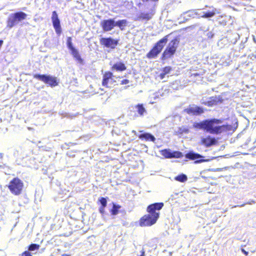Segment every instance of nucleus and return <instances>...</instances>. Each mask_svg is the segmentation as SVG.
Returning a JSON list of instances; mask_svg holds the SVG:
<instances>
[{
  "label": "nucleus",
  "instance_id": "1",
  "mask_svg": "<svg viewBox=\"0 0 256 256\" xmlns=\"http://www.w3.org/2000/svg\"><path fill=\"white\" fill-rule=\"evenodd\" d=\"M222 120L218 118L207 119L199 122H194V128L200 130H203L212 134H218L221 133L232 130V126L230 124H221Z\"/></svg>",
  "mask_w": 256,
  "mask_h": 256
},
{
  "label": "nucleus",
  "instance_id": "2",
  "mask_svg": "<svg viewBox=\"0 0 256 256\" xmlns=\"http://www.w3.org/2000/svg\"><path fill=\"white\" fill-rule=\"evenodd\" d=\"M163 206L162 202H156L149 205L147 208V211L149 214L144 215L140 219V226H148L154 224L160 216V213L156 210H160Z\"/></svg>",
  "mask_w": 256,
  "mask_h": 256
},
{
  "label": "nucleus",
  "instance_id": "3",
  "mask_svg": "<svg viewBox=\"0 0 256 256\" xmlns=\"http://www.w3.org/2000/svg\"><path fill=\"white\" fill-rule=\"evenodd\" d=\"M169 35H166L158 40L152 48L147 54L146 57L148 58H154L162 52L164 47L168 41Z\"/></svg>",
  "mask_w": 256,
  "mask_h": 256
},
{
  "label": "nucleus",
  "instance_id": "4",
  "mask_svg": "<svg viewBox=\"0 0 256 256\" xmlns=\"http://www.w3.org/2000/svg\"><path fill=\"white\" fill-rule=\"evenodd\" d=\"M27 14L22 12H18L14 14H10L7 21V26L12 28L20 22L26 18Z\"/></svg>",
  "mask_w": 256,
  "mask_h": 256
},
{
  "label": "nucleus",
  "instance_id": "5",
  "mask_svg": "<svg viewBox=\"0 0 256 256\" xmlns=\"http://www.w3.org/2000/svg\"><path fill=\"white\" fill-rule=\"evenodd\" d=\"M179 42L176 38L171 40L162 56V59L164 60L171 57L175 53Z\"/></svg>",
  "mask_w": 256,
  "mask_h": 256
},
{
  "label": "nucleus",
  "instance_id": "6",
  "mask_svg": "<svg viewBox=\"0 0 256 256\" xmlns=\"http://www.w3.org/2000/svg\"><path fill=\"white\" fill-rule=\"evenodd\" d=\"M23 186L22 181L18 178H16L10 182L8 188L12 194L18 196L21 194Z\"/></svg>",
  "mask_w": 256,
  "mask_h": 256
},
{
  "label": "nucleus",
  "instance_id": "7",
  "mask_svg": "<svg viewBox=\"0 0 256 256\" xmlns=\"http://www.w3.org/2000/svg\"><path fill=\"white\" fill-rule=\"evenodd\" d=\"M34 78L44 82L52 87L55 86L58 84L56 78L50 75L35 74L34 75Z\"/></svg>",
  "mask_w": 256,
  "mask_h": 256
},
{
  "label": "nucleus",
  "instance_id": "8",
  "mask_svg": "<svg viewBox=\"0 0 256 256\" xmlns=\"http://www.w3.org/2000/svg\"><path fill=\"white\" fill-rule=\"evenodd\" d=\"M185 158L190 160H194V164H198L204 162H208L210 159L204 158V156L193 150H190L185 154Z\"/></svg>",
  "mask_w": 256,
  "mask_h": 256
},
{
  "label": "nucleus",
  "instance_id": "9",
  "mask_svg": "<svg viewBox=\"0 0 256 256\" xmlns=\"http://www.w3.org/2000/svg\"><path fill=\"white\" fill-rule=\"evenodd\" d=\"M100 44L105 47L114 49L118 44V40L111 37L102 38L100 39Z\"/></svg>",
  "mask_w": 256,
  "mask_h": 256
},
{
  "label": "nucleus",
  "instance_id": "10",
  "mask_svg": "<svg viewBox=\"0 0 256 256\" xmlns=\"http://www.w3.org/2000/svg\"><path fill=\"white\" fill-rule=\"evenodd\" d=\"M52 21L56 34L60 35L62 33V28L60 20L56 11H54L52 12Z\"/></svg>",
  "mask_w": 256,
  "mask_h": 256
},
{
  "label": "nucleus",
  "instance_id": "11",
  "mask_svg": "<svg viewBox=\"0 0 256 256\" xmlns=\"http://www.w3.org/2000/svg\"><path fill=\"white\" fill-rule=\"evenodd\" d=\"M161 154L166 158H180L182 154L180 151H172L170 149H164L161 150Z\"/></svg>",
  "mask_w": 256,
  "mask_h": 256
},
{
  "label": "nucleus",
  "instance_id": "12",
  "mask_svg": "<svg viewBox=\"0 0 256 256\" xmlns=\"http://www.w3.org/2000/svg\"><path fill=\"white\" fill-rule=\"evenodd\" d=\"M185 112L190 115L199 116L204 113V110L202 107L195 104H192L190 105L187 108L185 109Z\"/></svg>",
  "mask_w": 256,
  "mask_h": 256
},
{
  "label": "nucleus",
  "instance_id": "13",
  "mask_svg": "<svg viewBox=\"0 0 256 256\" xmlns=\"http://www.w3.org/2000/svg\"><path fill=\"white\" fill-rule=\"evenodd\" d=\"M100 26L104 32L112 30L115 27L114 18H109L101 21Z\"/></svg>",
  "mask_w": 256,
  "mask_h": 256
},
{
  "label": "nucleus",
  "instance_id": "14",
  "mask_svg": "<svg viewBox=\"0 0 256 256\" xmlns=\"http://www.w3.org/2000/svg\"><path fill=\"white\" fill-rule=\"evenodd\" d=\"M200 9L190 10L185 12H184L181 15L180 18H183L184 20L187 21L190 18H194L196 16H200L198 11Z\"/></svg>",
  "mask_w": 256,
  "mask_h": 256
},
{
  "label": "nucleus",
  "instance_id": "15",
  "mask_svg": "<svg viewBox=\"0 0 256 256\" xmlns=\"http://www.w3.org/2000/svg\"><path fill=\"white\" fill-rule=\"evenodd\" d=\"M206 7L212 8V10L208 12H203V14L199 16L198 18H209L213 17L216 14H220V10L214 8L213 6L206 5Z\"/></svg>",
  "mask_w": 256,
  "mask_h": 256
},
{
  "label": "nucleus",
  "instance_id": "16",
  "mask_svg": "<svg viewBox=\"0 0 256 256\" xmlns=\"http://www.w3.org/2000/svg\"><path fill=\"white\" fill-rule=\"evenodd\" d=\"M201 142L202 144L206 147H210L215 145L218 142L214 138H212L210 136H208L206 138H202L201 139Z\"/></svg>",
  "mask_w": 256,
  "mask_h": 256
},
{
  "label": "nucleus",
  "instance_id": "17",
  "mask_svg": "<svg viewBox=\"0 0 256 256\" xmlns=\"http://www.w3.org/2000/svg\"><path fill=\"white\" fill-rule=\"evenodd\" d=\"M154 14V12L152 10L150 12H141L137 18V20H148L152 18V16Z\"/></svg>",
  "mask_w": 256,
  "mask_h": 256
},
{
  "label": "nucleus",
  "instance_id": "18",
  "mask_svg": "<svg viewBox=\"0 0 256 256\" xmlns=\"http://www.w3.org/2000/svg\"><path fill=\"white\" fill-rule=\"evenodd\" d=\"M113 76V74L112 72H106L103 76V78L102 81V84L104 86H106L109 88L108 86V81L110 80H112V76Z\"/></svg>",
  "mask_w": 256,
  "mask_h": 256
},
{
  "label": "nucleus",
  "instance_id": "19",
  "mask_svg": "<svg viewBox=\"0 0 256 256\" xmlns=\"http://www.w3.org/2000/svg\"><path fill=\"white\" fill-rule=\"evenodd\" d=\"M126 69L124 64L122 62H118L115 63L112 67V70L119 72H122Z\"/></svg>",
  "mask_w": 256,
  "mask_h": 256
},
{
  "label": "nucleus",
  "instance_id": "20",
  "mask_svg": "<svg viewBox=\"0 0 256 256\" xmlns=\"http://www.w3.org/2000/svg\"><path fill=\"white\" fill-rule=\"evenodd\" d=\"M255 236L256 238L247 241L248 245L251 246L248 250L253 253L256 251V236Z\"/></svg>",
  "mask_w": 256,
  "mask_h": 256
},
{
  "label": "nucleus",
  "instance_id": "21",
  "mask_svg": "<svg viewBox=\"0 0 256 256\" xmlns=\"http://www.w3.org/2000/svg\"><path fill=\"white\" fill-rule=\"evenodd\" d=\"M139 138L140 139H144L148 141L154 142L156 140V138L152 134L147 132L140 134Z\"/></svg>",
  "mask_w": 256,
  "mask_h": 256
},
{
  "label": "nucleus",
  "instance_id": "22",
  "mask_svg": "<svg viewBox=\"0 0 256 256\" xmlns=\"http://www.w3.org/2000/svg\"><path fill=\"white\" fill-rule=\"evenodd\" d=\"M71 54L73 57L80 64L82 63L83 60L79 54L78 51L76 48L70 50Z\"/></svg>",
  "mask_w": 256,
  "mask_h": 256
},
{
  "label": "nucleus",
  "instance_id": "23",
  "mask_svg": "<svg viewBox=\"0 0 256 256\" xmlns=\"http://www.w3.org/2000/svg\"><path fill=\"white\" fill-rule=\"evenodd\" d=\"M114 23L115 26L118 27L120 30H124V27L127 26L128 22L126 20H121L118 21L114 20Z\"/></svg>",
  "mask_w": 256,
  "mask_h": 256
},
{
  "label": "nucleus",
  "instance_id": "24",
  "mask_svg": "<svg viewBox=\"0 0 256 256\" xmlns=\"http://www.w3.org/2000/svg\"><path fill=\"white\" fill-rule=\"evenodd\" d=\"M172 68L170 66H168L164 68L162 70V72L160 73L159 75V77L160 80H163L166 75L170 73Z\"/></svg>",
  "mask_w": 256,
  "mask_h": 256
},
{
  "label": "nucleus",
  "instance_id": "25",
  "mask_svg": "<svg viewBox=\"0 0 256 256\" xmlns=\"http://www.w3.org/2000/svg\"><path fill=\"white\" fill-rule=\"evenodd\" d=\"M216 21H217L220 24L225 26L227 22L226 16L225 14L218 16L216 18Z\"/></svg>",
  "mask_w": 256,
  "mask_h": 256
},
{
  "label": "nucleus",
  "instance_id": "26",
  "mask_svg": "<svg viewBox=\"0 0 256 256\" xmlns=\"http://www.w3.org/2000/svg\"><path fill=\"white\" fill-rule=\"evenodd\" d=\"M136 108L138 114L140 116H143L145 113L146 112V108H144L142 104H138L136 106Z\"/></svg>",
  "mask_w": 256,
  "mask_h": 256
},
{
  "label": "nucleus",
  "instance_id": "27",
  "mask_svg": "<svg viewBox=\"0 0 256 256\" xmlns=\"http://www.w3.org/2000/svg\"><path fill=\"white\" fill-rule=\"evenodd\" d=\"M120 207V205L112 202V208L110 210L111 214L113 216L116 215L118 213L119 209Z\"/></svg>",
  "mask_w": 256,
  "mask_h": 256
},
{
  "label": "nucleus",
  "instance_id": "28",
  "mask_svg": "<svg viewBox=\"0 0 256 256\" xmlns=\"http://www.w3.org/2000/svg\"><path fill=\"white\" fill-rule=\"evenodd\" d=\"M174 180L176 181L184 182L187 180L188 177L186 174H182L174 177Z\"/></svg>",
  "mask_w": 256,
  "mask_h": 256
},
{
  "label": "nucleus",
  "instance_id": "29",
  "mask_svg": "<svg viewBox=\"0 0 256 256\" xmlns=\"http://www.w3.org/2000/svg\"><path fill=\"white\" fill-rule=\"evenodd\" d=\"M169 90L166 88H162V89L160 90L157 93V96H165L168 95V94Z\"/></svg>",
  "mask_w": 256,
  "mask_h": 256
},
{
  "label": "nucleus",
  "instance_id": "30",
  "mask_svg": "<svg viewBox=\"0 0 256 256\" xmlns=\"http://www.w3.org/2000/svg\"><path fill=\"white\" fill-rule=\"evenodd\" d=\"M217 98L216 97L212 96L208 98V106H212L214 105H215L217 102Z\"/></svg>",
  "mask_w": 256,
  "mask_h": 256
},
{
  "label": "nucleus",
  "instance_id": "31",
  "mask_svg": "<svg viewBox=\"0 0 256 256\" xmlns=\"http://www.w3.org/2000/svg\"><path fill=\"white\" fill-rule=\"evenodd\" d=\"M66 46L70 50L75 48L73 46L72 42V38L70 36L68 37L66 40Z\"/></svg>",
  "mask_w": 256,
  "mask_h": 256
},
{
  "label": "nucleus",
  "instance_id": "32",
  "mask_svg": "<svg viewBox=\"0 0 256 256\" xmlns=\"http://www.w3.org/2000/svg\"><path fill=\"white\" fill-rule=\"evenodd\" d=\"M98 202H100V206H106L107 198L101 197L98 199Z\"/></svg>",
  "mask_w": 256,
  "mask_h": 256
},
{
  "label": "nucleus",
  "instance_id": "33",
  "mask_svg": "<svg viewBox=\"0 0 256 256\" xmlns=\"http://www.w3.org/2000/svg\"><path fill=\"white\" fill-rule=\"evenodd\" d=\"M40 245L36 244H32L28 246V251L32 252L38 250Z\"/></svg>",
  "mask_w": 256,
  "mask_h": 256
},
{
  "label": "nucleus",
  "instance_id": "34",
  "mask_svg": "<svg viewBox=\"0 0 256 256\" xmlns=\"http://www.w3.org/2000/svg\"><path fill=\"white\" fill-rule=\"evenodd\" d=\"M248 40V37H244V38H242V39L241 40V42L239 46V50H240L242 49H244L245 47V44L246 42Z\"/></svg>",
  "mask_w": 256,
  "mask_h": 256
},
{
  "label": "nucleus",
  "instance_id": "35",
  "mask_svg": "<svg viewBox=\"0 0 256 256\" xmlns=\"http://www.w3.org/2000/svg\"><path fill=\"white\" fill-rule=\"evenodd\" d=\"M189 132V130L184 126L180 128L178 131V132L180 134H188Z\"/></svg>",
  "mask_w": 256,
  "mask_h": 256
},
{
  "label": "nucleus",
  "instance_id": "36",
  "mask_svg": "<svg viewBox=\"0 0 256 256\" xmlns=\"http://www.w3.org/2000/svg\"><path fill=\"white\" fill-rule=\"evenodd\" d=\"M232 37L234 38L230 40V42L233 44H235L238 41V40L240 38V35L236 33L234 34H232Z\"/></svg>",
  "mask_w": 256,
  "mask_h": 256
},
{
  "label": "nucleus",
  "instance_id": "37",
  "mask_svg": "<svg viewBox=\"0 0 256 256\" xmlns=\"http://www.w3.org/2000/svg\"><path fill=\"white\" fill-rule=\"evenodd\" d=\"M208 98H202L200 100V102L202 104H203L208 106Z\"/></svg>",
  "mask_w": 256,
  "mask_h": 256
},
{
  "label": "nucleus",
  "instance_id": "38",
  "mask_svg": "<svg viewBox=\"0 0 256 256\" xmlns=\"http://www.w3.org/2000/svg\"><path fill=\"white\" fill-rule=\"evenodd\" d=\"M105 206H100L98 208L99 212L101 214L102 217H104L105 212Z\"/></svg>",
  "mask_w": 256,
  "mask_h": 256
},
{
  "label": "nucleus",
  "instance_id": "39",
  "mask_svg": "<svg viewBox=\"0 0 256 256\" xmlns=\"http://www.w3.org/2000/svg\"><path fill=\"white\" fill-rule=\"evenodd\" d=\"M22 256H32L29 251H25L22 254Z\"/></svg>",
  "mask_w": 256,
  "mask_h": 256
},
{
  "label": "nucleus",
  "instance_id": "40",
  "mask_svg": "<svg viewBox=\"0 0 256 256\" xmlns=\"http://www.w3.org/2000/svg\"><path fill=\"white\" fill-rule=\"evenodd\" d=\"M214 36V34L212 32H209L206 34V36L208 38H212Z\"/></svg>",
  "mask_w": 256,
  "mask_h": 256
},
{
  "label": "nucleus",
  "instance_id": "41",
  "mask_svg": "<svg viewBox=\"0 0 256 256\" xmlns=\"http://www.w3.org/2000/svg\"><path fill=\"white\" fill-rule=\"evenodd\" d=\"M130 82V81L128 80L124 79L121 81L120 84H126Z\"/></svg>",
  "mask_w": 256,
  "mask_h": 256
},
{
  "label": "nucleus",
  "instance_id": "42",
  "mask_svg": "<svg viewBox=\"0 0 256 256\" xmlns=\"http://www.w3.org/2000/svg\"><path fill=\"white\" fill-rule=\"evenodd\" d=\"M241 251L242 252H243L246 256H247L248 254V252L246 251L243 248H241Z\"/></svg>",
  "mask_w": 256,
  "mask_h": 256
},
{
  "label": "nucleus",
  "instance_id": "43",
  "mask_svg": "<svg viewBox=\"0 0 256 256\" xmlns=\"http://www.w3.org/2000/svg\"><path fill=\"white\" fill-rule=\"evenodd\" d=\"M63 116L64 117H68V118H72L74 116H72L70 114H64L63 115Z\"/></svg>",
  "mask_w": 256,
  "mask_h": 256
},
{
  "label": "nucleus",
  "instance_id": "44",
  "mask_svg": "<svg viewBox=\"0 0 256 256\" xmlns=\"http://www.w3.org/2000/svg\"><path fill=\"white\" fill-rule=\"evenodd\" d=\"M248 244L247 242H246V240H244V243L240 245L241 248L245 247Z\"/></svg>",
  "mask_w": 256,
  "mask_h": 256
},
{
  "label": "nucleus",
  "instance_id": "45",
  "mask_svg": "<svg viewBox=\"0 0 256 256\" xmlns=\"http://www.w3.org/2000/svg\"><path fill=\"white\" fill-rule=\"evenodd\" d=\"M140 256H145V252L144 249L141 250V254Z\"/></svg>",
  "mask_w": 256,
  "mask_h": 256
},
{
  "label": "nucleus",
  "instance_id": "46",
  "mask_svg": "<svg viewBox=\"0 0 256 256\" xmlns=\"http://www.w3.org/2000/svg\"><path fill=\"white\" fill-rule=\"evenodd\" d=\"M222 168H216V172H220V171H222Z\"/></svg>",
  "mask_w": 256,
  "mask_h": 256
},
{
  "label": "nucleus",
  "instance_id": "47",
  "mask_svg": "<svg viewBox=\"0 0 256 256\" xmlns=\"http://www.w3.org/2000/svg\"><path fill=\"white\" fill-rule=\"evenodd\" d=\"M246 204H242L241 205H240V206H235L234 207L236 208V206H240V207H242V206H245Z\"/></svg>",
  "mask_w": 256,
  "mask_h": 256
},
{
  "label": "nucleus",
  "instance_id": "48",
  "mask_svg": "<svg viewBox=\"0 0 256 256\" xmlns=\"http://www.w3.org/2000/svg\"><path fill=\"white\" fill-rule=\"evenodd\" d=\"M254 201L252 200L250 202H248L246 204H252V203H254Z\"/></svg>",
  "mask_w": 256,
  "mask_h": 256
},
{
  "label": "nucleus",
  "instance_id": "49",
  "mask_svg": "<svg viewBox=\"0 0 256 256\" xmlns=\"http://www.w3.org/2000/svg\"><path fill=\"white\" fill-rule=\"evenodd\" d=\"M215 168H212L210 170L212 172H216V170H214Z\"/></svg>",
  "mask_w": 256,
  "mask_h": 256
},
{
  "label": "nucleus",
  "instance_id": "50",
  "mask_svg": "<svg viewBox=\"0 0 256 256\" xmlns=\"http://www.w3.org/2000/svg\"><path fill=\"white\" fill-rule=\"evenodd\" d=\"M3 156V154L2 153H0V158H2Z\"/></svg>",
  "mask_w": 256,
  "mask_h": 256
},
{
  "label": "nucleus",
  "instance_id": "51",
  "mask_svg": "<svg viewBox=\"0 0 256 256\" xmlns=\"http://www.w3.org/2000/svg\"><path fill=\"white\" fill-rule=\"evenodd\" d=\"M142 0V2H144L148 1V0Z\"/></svg>",
  "mask_w": 256,
  "mask_h": 256
},
{
  "label": "nucleus",
  "instance_id": "52",
  "mask_svg": "<svg viewBox=\"0 0 256 256\" xmlns=\"http://www.w3.org/2000/svg\"><path fill=\"white\" fill-rule=\"evenodd\" d=\"M62 256H68L66 255V254H64V255H62Z\"/></svg>",
  "mask_w": 256,
  "mask_h": 256
},
{
  "label": "nucleus",
  "instance_id": "53",
  "mask_svg": "<svg viewBox=\"0 0 256 256\" xmlns=\"http://www.w3.org/2000/svg\"><path fill=\"white\" fill-rule=\"evenodd\" d=\"M62 256H68L66 255V254H64V255H62Z\"/></svg>",
  "mask_w": 256,
  "mask_h": 256
},
{
  "label": "nucleus",
  "instance_id": "54",
  "mask_svg": "<svg viewBox=\"0 0 256 256\" xmlns=\"http://www.w3.org/2000/svg\"><path fill=\"white\" fill-rule=\"evenodd\" d=\"M132 132H134V133H135V132H135L134 130H133V131H132Z\"/></svg>",
  "mask_w": 256,
  "mask_h": 256
}]
</instances>
